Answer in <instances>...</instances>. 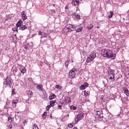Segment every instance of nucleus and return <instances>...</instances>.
<instances>
[{"label":"nucleus","mask_w":129,"mask_h":129,"mask_svg":"<svg viewBox=\"0 0 129 129\" xmlns=\"http://www.w3.org/2000/svg\"><path fill=\"white\" fill-rule=\"evenodd\" d=\"M102 55L106 58L115 59V54H113L111 50L103 49L101 51Z\"/></svg>","instance_id":"nucleus-1"},{"label":"nucleus","mask_w":129,"mask_h":129,"mask_svg":"<svg viewBox=\"0 0 129 129\" xmlns=\"http://www.w3.org/2000/svg\"><path fill=\"white\" fill-rule=\"evenodd\" d=\"M12 83L13 80H12V78L11 77V76H8L5 80V81L4 83V85L11 87V85H12Z\"/></svg>","instance_id":"nucleus-2"},{"label":"nucleus","mask_w":129,"mask_h":129,"mask_svg":"<svg viewBox=\"0 0 129 129\" xmlns=\"http://www.w3.org/2000/svg\"><path fill=\"white\" fill-rule=\"evenodd\" d=\"M96 57V54L95 53H93L90 54L88 57L87 58L86 62L89 63V62H92L94 60V58Z\"/></svg>","instance_id":"nucleus-3"},{"label":"nucleus","mask_w":129,"mask_h":129,"mask_svg":"<svg viewBox=\"0 0 129 129\" xmlns=\"http://www.w3.org/2000/svg\"><path fill=\"white\" fill-rule=\"evenodd\" d=\"M84 116V113H81L78 114L75 118V123H77L78 121L81 120V119L83 118Z\"/></svg>","instance_id":"nucleus-4"},{"label":"nucleus","mask_w":129,"mask_h":129,"mask_svg":"<svg viewBox=\"0 0 129 129\" xmlns=\"http://www.w3.org/2000/svg\"><path fill=\"white\" fill-rule=\"evenodd\" d=\"M76 71V69H73L71 70L69 72V78H71V79H73L76 75V73L75 72Z\"/></svg>","instance_id":"nucleus-5"},{"label":"nucleus","mask_w":129,"mask_h":129,"mask_svg":"<svg viewBox=\"0 0 129 129\" xmlns=\"http://www.w3.org/2000/svg\"><path fill=\"white\" fill-rule=\"evenodd\" d=\"M63 32L64 35H66V34H67V33H69V32H71V29L70 28L69 25H68V24L63 28Z\"/></svg>","instance_id":"nucleus-6"},{"label":"nucleus","mask_w":129,"mask_h":129,"mask_svg":"<svg viewBox=\"0 0 129 129\" xmlns=\"http://www.w3.org/2000/svg\"><path fill=\"white\" fill-rule=\"evenodd\" d=\"M21 17L23 20H27L28 17L27 16V12L25 11H22L21 13Z\"/></svg>","instance_id":"nucleus-7"},{"label":"nucleus","mask_w":129,"mask_h":129,"mask_svg":"<svg viewBox=\"0 0 129 129\" xmlns=\"http://www.w3.org/2000/svg\"><path fill=\"white\" fill-rule=\"evenodd\" d=\"M96 115V116H98V117H100V118H101V117H103V113H102V111H97Z\"/></svg>","instance_id":"nucleus-8"},{"label":"nucleus","mask_w":129,"mask_h":129,"mask_svg":"<svg viewBox=\"0 0 129 129\" xmlns=\"http://www.w3.org/2000/svg\"><path fill=\"white\" fill-rule=\"evenodd\" d=\"M87 87H88V83H85L83 85L81 86L80 89L81 90H84V89Z\"/></svg>","instance_id":"nucleus-9"},{"label":"nucleus","mask_w":129,"mask_h":129,"mask_svg":"<svg viewBox=\"0 0 129 129\" xmlns=\"http://www.w3.org/2000/svg\"><path fill=\"white\" fill-rule=\"evenodd\" d=\"M79 3H80L79 0H73L72 2V5L74 6V7H76V6L79 5Z\"/></svg>","instance_id":"nucleus-10"},{"label":"nucleus","mask_w":129,"mask_h":129,"mask_svg":"<svg viewBox=\"0 0 129 129\" xmlns=\"http://www.w3.org/2000/svg\"><path fill=\"white\" fill-rule=\"evenodd\" d=\"M123 91H124V93H125L127 96H129V91L126 88L123 87Z\"/></svg>","instance_id":"nucleus-11"},{"label":"nucleus","mask_w":129,"mask_h":129,"mask_svg":"<svg viewBox=\"0 0 129 129\" xmlns=\"http://www.w3.org/2000/svg\"><path fill=\"white\" fill-rule=\"evenodd\" d=\"M19 100H13L12 101V105L13 107L17 106V103H18Z\"/></svg>","instance_id":"nucleus-12"},{"label":"nucleus","mask_w":129,"mask_h":129,"mask_svg":"<svg viewBox=\"0 0 129 129\" xmlns=\"http://www.w3.org/2000/svg\"><path fill=\"white\" fill-rule=\"evenodd\" d=\"M23 24V21L22 20H19L17 24H16V26H17V28H20V27H21V26H22L21 25Z\"/></svg>","instance_id":"nucleus-13"},{"label":"nucleus","mask_w":129,"mask_h":129,"mask_svg":"<svg viewBox=\"0 0 129 129\" xmlns=\"http://www.w3.org/2000/svg\"><path fill=\"white\" fill-rule=\"evenodd\" d=\"M37 89L38 90H40L41 91H43V85H38L36 87Z\"/></svg>","instance_id":"nucleus-14"},{"label":"nucleus","mask_w":129,"mask_h":129,"mask_svg":"<svg viewBox=\"0 0 129 129\" xmlns=\"http://www.w3.org/2000/svg\"><path fill=\"white\" fill-rule=\"evenodd\" d=\"M20 69L21 73H26V72H27V70L25 67L21 68Z\"/></svg>","instance_id":"nucleus-15"},{"label":"nucleus","mask_w":129,"mask_h":129,"mask_svg":"<svg viewBox=\"0 0 129 129\" xmlns=\"http://www.w3.org/2000/svg\"><path fill=\"white\" fill-rule=\"evenodd\" d=\"M26 29H27L26 25H21L19 27V30H22V31H24V30H26Z\"/></svg>","instance_id":"nucleus-16"},{"label":"nucleus","mask_w":129,"mask_h":129,"mask_svg":"<svg viewBox=\"0 0 129 129\" xmlns=\"http://www.w3.org/2000/svg\"><path fill=\"white\" fill-rule=\"evenodd\" d=\"M64 100L66 102V103H69V102H71V99H70V97H66L64 99Z\"/></svg>","instance_id":"nucleus-17"},{"label":"nucleus","mask_w":129,"mask_h":129,"mask_svg":"<svg viewBox=\"0 0 129 129\" xmlns=\"http://www.w3.org/2000/svg\"><path fill=\"white\" fill-rule=\"evenodd\" d=\"M69 28L71 29V31H74L75 30V26L72 25V24H68Z\"/></svg>","instance_id":"nucleus-18"},{"label":"nucleus","mask_w":129,"mask_h":129,"mask_svg":"<svg viewBox=\"0 0 129 129\" xmlns=\"http://www.w3.org/2000/svg\"><path fill=\"white\" fill-rule=\"evenodd\" d=\"M49 103L50 105H51V106H54L55 103H56V100L50 101Z\"/></svg>","instance_id":"nucleus-19"},{"label":"nucleus","mask_w":129,"mask_h":129,"mask_svg":"<svg viewBox=\"0 0 129 129\" xmlns=\"http://www.w3.org/2000/svg\"><path fill=\"white\" fill-rule=\"evenodd\" d=\"M90 94V92L88 91L85 90L84 91V96H89Z\"/></svg>","instance_id":"nucleus-20"},{"label":"nucleus","mask_w":129,"mask_h":129,"mask_svg":"<svg viewBox=\"0 0 129 129\" xmlns=\"http://www.w3.org/2000/svg\"><path fill=\"white\" fill-rule=\"evenodd\" d=\"M87 27V29H88V30H91V29H92V28H93V24H89Z\"/></svg>","instance_id":"nucleus-21"},{"label":"nucleus","mask_w":129,"mask_h":129,"mask_svg":"<svg viewBox=\"0 0 129 129\" xmlns=\"http://www.w3.org/2000/svg\"><path fill=\"white\" fill-rule=\"evenodd\" d=\"M109 76V80H111V81H114V75H112V76Z\"/></svg>","instance_id":"nucleus-22"},{"label":"nucleus","mask_w":129,"mask_h":129,"mask_svg":"<svg viewBox=\"0 0 129 129\" xmlns=\"http://www.w3.org/2000/svg\"><path fill=\"white\" fill-rule=\"evenodd\" d=\"M47 114H48V112H45L42 115V118H43V119H45V118H46V117H47Z\"/></svg>","instance_id":"nucleus-23"},{"label":"nucleus","mask_w":129,"mask_h":129,"mask_svg":"<svg viewBox=\"0 0 129 129\" xmlns=\"http://www.w3.org/2000/svg\"><path fill=\"white\" fill-rule=\"evenodd\" d=\"M108 18H112L113 17V12L110 11V13H109L108 15Z\"/></svg>","instance_id":"nucleus-24"},{"label":"nucleus","mask_w":129,"mask_h":129,"mask_svg":"<svg viewBox=\"0 0 129 129\" xmlns=\"http://www.w3.org/2000/svg\"><path fill=\"white\" fill-rule=\"evenodd\" d=\"M83 30V28L82 27H80L76 30L77 33H79V32H81Z\"/></svg>","instance_id":"nucleus-25"},{"label":"nucleus","mask_w":129,"mask_h":129,"mask_svg":"<svg viewBox=\"0 0 129 129\" xmlns=\"http://www.w3.org/2000/svg\"><path fill=\"white\" fill-rule=\"evenodd\" d=\"M108 75L109 76H111L112 75H114V74H113V71H112V70H110L108 72Z\"/></svg>","instance_id":"nucleus-26"},{"label":"nucleus","mask_w":129,"mask_h":129,"mask_svg":"<svg viewBox=\"0 0 129 129\" xmlns=\"http://www.w3.org/2000/svg\"><path fill=\"white\" fill-rule=\"evenodd\" d=\"M27 92L28 95L29 96H30V97H31V96H32V94H33V92H32V91H31V90L27 91Z\"/></svg>","instance_id":"nucleus-27"},{"label":"nucleus","mask_w":129,"mask_h":129,"mask_svg":"<svg viewBox=\"0 0 129 129\" xmlns=\"http://www.w3.org/2000/svg\"><path fill=\"white\" fill-rule=\"evenodd\" d=\"M70 62V60L69 59H68L66 62H65V66L67 67V68L68 67V65H69V63Z\"/></svg>","instance_id":"nucleus-28"},{"label":"nucleus","mask_w":129,"mask_h":129,"mask_svg":"<svg viewBox=\"0 0 129 129\" xmlns=\"http://www.w3.org/2000/svg\"><path fill=\"white\" fill-rule=\"evenodd\" d=\"M74 16L76 17V19H80V15H78L76 13L74 14Z\"/></svg>","instance_id":"nucleus-29"},{"label":"nucleus","mask_w":129,"mask_h":129,"mask_svg":"<svg viewBox=\"0 0 129 129\" xmlns=\"http://www.w3.org/2000/svg\"><path fill=\"white\" fill-rule=\"evenodd\" d=\"M55 97H56V95H55L54 94H52L51 96H49V99L50 100L54 99Z\"/></svg>","instance_id":"nucleus-30"},{"label":"nucleus","mask_w":129,"mask_h":129,"mask_svg":"<svg viewBox=\"0 0 129 129\" xmlns=\"http://www.w3.org/2000/svg\"><path fill=\"white\" fill-rule=\"evenodd\" d=\"M70 108L71 109H73V110H76V109H77V107L74 106H71Z\"/></svg>","instance_id":"nucleus-31"},{"label":"nucleus","mask_w":129,"mask_h":129,"mask_svg":"<svg viewBox=\"0 0 129 129\" xmlns=\"http://www.w3.org/2000/svg\"><path fill=\"white\" fill-rule=\"evenodd\" d=\"M13 31H14V32H16L17 31H18V28H17V27H14L12 28Z\"/></svg>","instance_id":"nucleus-32"},{"label":"nucleus","mask_w":129,"mask_h":129,"mask_svg":"<svg viewBox=\"0 0 129 129\" xmlns=\"http://www.w3.org/2000/svg\"><path fill=\"white\" fill-rule=\"evenodd\" d=\"M51 107H52V106L50 105H48V106L46 107V110H49V109H50V108H51Z\"/></svg>","instance_id":"nucleus-33"},{"label":"nucleus","mask_w":129,"mask_h":129,"mask_svg":"<svg viewBox=\"0 0 129 129\" xmlns=\"http://www.w3.org/2000/svg\"><path fill=\"white\" fill-rule=\"evenodd\" d=\"M55 87L57 89H61V86L60 85H56Z\"/></svg>","instance_id":"nucleus-34"},{"label":"nucleus","mask_w":129,"mask_h":129,"mask_svg":"<svg viewBox=\"0 0 129 129\" xmlns=\"http://www.w3.org/2000/svg\"><path fill=\"white\" fill-rule=\"evenodd\" d=\"M33 129H39V127H38V126L36 124H34L33 125Z\"/></svg>","instance_id":"nucleus-35"},{"label":"nucleus","mask_w":129,"mask_h":129,"mask_svg":"<svg viewBox=\"0 0 129 129\" xmlns=\"http://www.w3.org/2000/svg\"><path fill=\"white\" fill-rule=\"evenodd\" d=\"M43 36H44V37H45L46 38H47L48 34H47L46 33H43Z\"/></svg>","instance_id":"nucleus-36"},{"label":"nucleus","mask_w":129,"mask_h":129,"mask_svg":"<svg viewBox=\"0 0 129 129\" xmlns=\"http://www.w3.org/2000/svg\"><path fill=\"white\" fill-rule=\"evenodd\" d=\"M12 119H13V118H12L11 117H8V121H10V122L12 121Z\"/></svg>","instance_id":"nucleus-37"},{"label":"nucleus","mask_w":129,"mask_h":129,"mask_svg":"<svg viewBox=\"0 0 129 129\" xmlns=\"http://www.w3.org/2000/svg\"><path fill=\"white\" fill-rule=\"evenodd\" d=\"M13 127V125H12V124H10L9 125V126H8V128H9V129H11V128H12Z\"/></svg>","instance_id":"nucleus-38"},{"label":"nucleus","mask_w":129,"mask_h":129,"mask_svg":"<svg viewBox=\"0 0 129 129\" xmlns=\"http://www.w3.org/2000/svg\"><path fill=\"white\" fill-rule=\"evenodd\" d=\"M24 48H25V49H28L29 48V45H25Z\"/></svg>","instance_id":"nucleus-39"},{"label":"nucleus","mask_w":129,"mask_h":129,"mask_svg":"<svg viewBox=\"0 0 129 129\" xmlns=\"http://www.w3.org/2000/svg\"><path fill=\"white\" fill-rule=\"evenodd\" d=\"M61 107H62V105H58V109H61Z\"/></svg>","instance_id":"nucleus-40"},{"label":"nucleus","mask_w":129,"mask_h":129,"mask_svg":"<svg viewBox=\"0 0 129 129\" xmlns=\"http://www.w3.org/2000/svg\"><path fill=\"white\" fill-rule=\"evenodd\" d=\"M68 126L69 127H73V125L72 124H69Z\"/></svg>","instance_id":"nucleus-41"},{"label":"nucleus","mask_w":129,"mask_h":129,"mask_svg":"<svg viewBox=\"0 0 129 129\" xmlns=\"http://www.w3.org/2000/svg\"><path fill=\"white\" fill-rule=\"evenodd\" d=\"M38 35H42V32H41V31H40L38 33Z\"/></svg>","instance_id":"nucleus-42"},{"label":"nucleus","mask_w":129,"mask_h":129,"mask_svg":"<svg viewBox=\"0 0 129 129\" xmlns=\"http://www.w3.org/2000/svg\"><path fill=\"white\" fill-rule=\"evenodd\" d=\"M27 120H25L24 122V124H27Z\"/></svg>","instance_id":"nucleus-43"},{"label":"nucleus","mask_w":129,"mask_h":129,"mask_svg":"<svg viewBox=\"0 0 129 129\" xmlns=\"http://www.w3.org/2000/svg\"><path fill=\"white\" fill-rule=\"evenodd\" d=\"M65 10H68V6H67L65 7Z\"/></svg>","instance_id":"nucleus-44"},{"label":"nucleus","mask_w":129,"mask_h":129,"mask_svg":"<svg viewBox=\"0 0 129 129\" xmlns=\"http://www.w3.org/2000/svg\"><path fill=\"white\" fill-rule=\"evenodd\" d=\"M12 94H15V91L14 90H12Z\"/></svg>","instance_id":"nucleus-45"},{"label":"nucleus","mask_w":129,"mask_h":129,"mask_svg":"<svg viewBox=\"0 0 129 129\" xmlns=\"http://www.w3.org/2000/svg\"><path fill=\"white\" fill-rule=\"evenodd\" d=\"M51 12H52V13H55V10H51Z\"/></svg>","instance_id":"nucleus-46"},{"label":"nucleus","mask_w":129,"mask_h":129,"mask_svg":"<svg viewBox=\"0 0 129 129\" xmlns=\"http://www.w3.org/2000/svg\"><path fill=\"white\" fill-rule=\"evenodd\" d=\"M50 118H52V114H50Z\"/></svg>","instance_id":"nucleus-47"},{"label":"nucleus","mask_w":129,"mask_h":129,"mask_svg":"<svg viewBox=\"0 0 129 129\" xmlns=\"http://www.w3.org/2000/svg\"><path fill=\"white\" fill-rule=\"evenodd\" d=\"M17 113H19V112H16Z\"/></svg>","instance_id":"nucleus-48"},{"label":"nucleus","mask_w":129,"mask_h":129,"mask_svg":"<svg viewBox=\"0 0 129 129\" xmlns=\"http://www.w3.org/2000/svg\"><path fill=\"white\" fill-rule=\"evenodd\" d=\"M72 63H73V60H72Z\"/></svg>","instance_id":"nucleus-49"},{"label":"nucleus","mask_w":129,"mask_h":129,"mask_svg":"<svg viewBox=\"0 0 129 129\" xmlns=\"http://www.w3.org/2000/svg\"><path fill=\"white\" fill-rule=\"evenodd\" d=\"M97 28H98V29L99 28V27H98Z\"/></svg>","instance_id":"nucleus-50"}]
</instances>
